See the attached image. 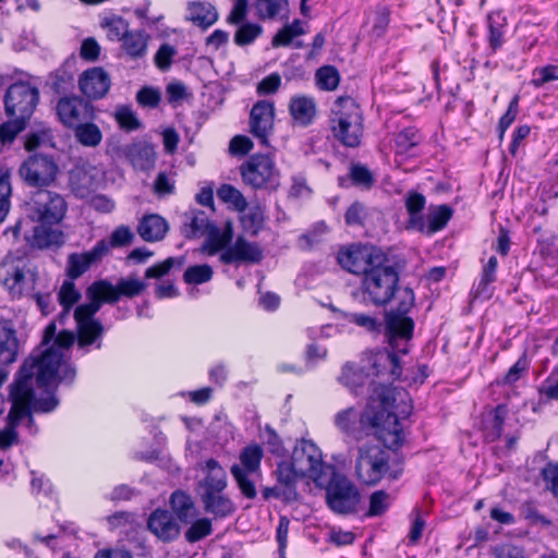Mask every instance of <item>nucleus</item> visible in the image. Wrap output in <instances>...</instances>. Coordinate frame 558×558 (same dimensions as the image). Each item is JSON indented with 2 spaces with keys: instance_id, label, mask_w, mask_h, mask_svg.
I'll return each instance as SVG.
<instances>
[{
  "instance_id": "obj_1",
  "label": "nucleus",
  "mask_w": 558,
  "mask_h": 558,
  "mask_svg": "<svg viewBox=\"0 0 558 558\" xmlns=\"http://www.w3.org/2000/svg\"><path fill=\"white\" fill-rule=\"evenodd\" d=\"M399 307L386 314L385 336L393 352L378 351L363 360L362 365L347 363L339 376V381L351 391L356 392L371 376H385L396 379L401 375V366L397 353L407 354L409 341L413 333V320L407 313L414 304V293L411 289L399 291Z\"/></svg>"
},
{
  "instance_id": "obj_2",
  "label": "nucleus",
  "mask_w": 558,
  "mask_h": 558,
  "mask_svg": "<svg viewBox=\"0 0 558 558\" xmlns=\"http://www.w3.org/2000/svg\"><path fill=\"white\" fill-rule=\"evenodd\" d=\"M412 412V401L407 390L398 387L374 389L366 409L360 415L354 408H347L335 415V425L339 430L351 434L360 418L363 427L375 429V434L388 449L401 446L404 434L400 418H407Z\"/></svg>"
},
{
  "instance_id": "obj_3",
  "label": "nucleus",
  "mask_w": 558,
  "mask_h": 558,
  "mask_svg": "<svg viewBox=\"0 0 558 558\" xmlns=\"http://www.w3.org/2000/svg\"><path fill=\"white\" fill-rule=\"evenodd\" d=\"M59 360L58 354L50 352L39 365H36L33 360L22 364L11 385L12 407L8 414V426L0 429V448L5 449L17 442L16 427L24 417L29 416L31 409L34 412L47 413L57 408L58 400L51 392H47L45 398H36L34 385L35 383L51 381L57 372L51 368V364L58 363Z\"/></svg>"
},
{
  "instance_id": "obj_4",
  "label": "nucleus",
  "mask_w": 558,
  "mask_h": 558,
  "mask_svg": "<svg viewBox=\"0 0 558 558\" xmlns=\"http://www.w3.org/2000/svg\"><path fill=\"white\" fill-rule=\"evenodd\" d=\"M146 284L136 277H126L113 286L108 280H98L86 290L88 302L78 305L74 311V319L77 326V344L83 349L96 342L104 333L102 324L94 318L104 303L113 304L120 298H134L140 295Z\"/></svg>"
},
{
  "instance_id": "obj_5",
  "label": "nucleus",
  "mask_w": 558,
  "mask_h": 558,
  "mask_svg": "<svg viewBox=\"0 0 558 558\" xmlns=\"http://www.w3.org/2000/svg\"><path fill=\"white\" fill-rule=\"evenodd\" d=\"M56 323H50L44 333V343L50 342L52 339H54L52 345L48 349H46L40 355L38 356H31L27 360L24 361L27 362L29 360H33L36 365L41 364L43 360L47 354L50 352H53L54 354H58L60 356V360L58 363L53 362L51 364V368L56 369V375L49 383H35L38 388H43L46 392H50L48 389L57 384V381H69L71 383L75 377V369L72 367V365L68 361V352L71 348V345L74 343L75 335L73 331L63 330L56 337Z\"/></svg>"
},
{
  "instance_id": "obj_6",
  "label": "nucleus",
  "mask_w": 558,
  "mask_h": 558,
  "mask_svg": "<svg viewBox=\"0 0 558 558\" xmlns=\"http://www.w3.org/2000/svg\"><path fill=\"white\" fill-rule=\"evenodd\" d=\"M330 129L339 142L348 147L360 145L363 136V116L351 97H339L330 110Z\"/></svg>"
},
{
  "instance_id": "obj_7",
  "label": "nucleus",
  "mask_w": 558,
  "mask_h": 558,
  "mask_svg": "<svg viewBox=\"0 0 558 558\" xmlns=\"http://www.w3.org/2000/svg\"><path fill=\"white\" fill-rule=\"evenodd\" d=\"M399 274L385 255L378 259L361 281V292L365 302L376 306L386 305L396 294Z\"/></svg>"
},
{
  "instance_id": "obj_8",
  "label": "nucleus",
  "mask_w": 558,
  "mask_h": 558,
  "mask_svg": "<svg viewBox=\"0 0 558 558\" xmlns=\"http://www.w3.org/2000/svg\"><path fill=\"white\" fill-rule=\"evenodd\" d=\"M183 232L189 238L206 234L201 252L208 256L218 254L233 238V227L227 221L222 229L210 225L207 215L202 210H191L184 216Z\"/></svg>"
},
{
  "instance_id": "obj_9",
  "label": "nucleus",
  "mask_w": 558,
  "mask_h": 558,
  "mask_svg": "<svg viewBox=\"0 0 558 558\" xmlns=\"http://www.w3.org/2000/svg\"><path fill=\"white\" fill-rule=\"evenodd\" d=\"M390 452L378 444L366 442L359 448L355 470L359 478L367 484L375 485L389 474L397 478L399 472L390 471Z\"/></svg>"
},
{
  "instance_id": "obj_10",
  "label": "nucleus",
  "mask_w": 558,
  "mask_h": 558,
  "mask_svg": "<svg viewBox=\"0 0 558 558\" xmlns=\"http://www.w3.org/2000/svg\"><path fill=\"white\" fill-rule=\"evenodd\" d=\"M0 280L13 298H20L34 289L37 271L28 260L7 256L0 269Z\"/></svg>"
},
{
  "instance_id": "obj_11",
  "label": "nucleus",
  "mask_w": 558,
  "mask_h": 558,
  "mask_svg": "<svg viewBox=\"0 0 558 558\" xmlns=\"http://www.w3.org/2000/svg\"><path fill=\"white\" fill-rule=\"evenodd\" d=\"M243 182L254 190L276 189L280 171L269 155H253L240 168Z\"/></svg>"
},
{
  "instance_id": "obj_12",
  "label": "nucleus",
  "mask_w": 558,
  "mask_h": 558,
  "mask_svg": "<svg viewBox=\"0 0 558 558\" xmlns=\"http://www.w3.org/2000/svg\"><path fill=\"white\" fill-rule=\"evenodd\" d=\"M263 456L262 447L257 444H251L241 450L240 462L233 464L230 469L241 493L248 499L256 497L255 485L248 475L259 471Z\"/></svg>"
},
{
  "instance_id": "obj_13",
  "label": "nucleus",
  "mask_w": 558,
  "mask_h": 558,
  "mask_svg": "<svg viewBox=\"0 0 558 558\" xmlns=\"http://www.w3.org/2000/svg\"><path fill=\"white\" fill-rule=\"evenodd\" d=\"M66 210L64 199L47 190L37 191L27 204L28 216L34 221L43 223L59 222Z\"/></svg>"
},
{
  "instance_id": "obj_14",
  "label": "nucleus",
  "mask_w": 558,
  "mask_h": 558,
  "mask_svg": "<svg viewBox=\"0 0 558 558\" xmlns=\"http://www.w3.org/2000/svg\"><path fill=\"white\" fill-rule=\"evenodd\" d=\"M59 167L51 156L43 154L31 155L23 161L19 173L23 181L31 186H48L57 178Z\"/></svg>"
},
{
  "instance_id": "obj_15",
  "label": "nucleus",
  "mask_w": 558,
  "mask_h": 558,
  "mask_svg": "<svg viewBox=\"0 0 558 558\" xmlns=\"http://www.w3.org/2000/svg\"><path fill=\"white\" fill-rule=\"evenodd\" d=\"M357 488L345 477L336 476L328 484L326 501L329 508L340 514L354 512L360 504Z\"/></svg>"
},
{
  "instance_id": "obj_16",
  "label": "nucleus",
  "mask_w": 558,
  "mask_h": 558,
  "mask_svg": "<svg viewBox=\"0 0 558 558\" xmlns=\"http://www.w3.org/2000/svg\"><path fill=\"white\" fill-rule=\"evenodd\" d=\"M291 461L295 471L313 481H317L324 473V461L320 449L311 440L302 439L296 442L292 451Z\"/></svg>"
},
{
  "instance_id": "obj_17",
  "label": "nucleus",
  "mask_w": 558,
  "mask_h": 558,
  "mask_svg": "<svg viewBox=\"0 0 558 558\" xmlns=\"http://www.w3.org/2000/svg\"><path fill=\"white\" fill-rule=\"evenodd\" d=\"M38 97L37 88L27 83L11 85L4 97L7 114L21 120L28 119L38 102Z\"/></svg>"
},
{
  "instance_id": "obj_18",
  "label": "nucleus",
  "mask_w": 558,
  "mask_h": 558,
  "mask_svg": "<svg viewBox=\"0 0 558 558\" xmlns=\"http://www.w3.org/2000/svg\"><path fill=\"white\" fill-rule=\"evenodd\" d=\"M383 255L375 246L351 245L339 251L338 262L349 272L364 276Z\"/></svg>"
},
{
  "instance_id": "obj_19",
  "label": "nucleus",
  "mask_w": 558,
  "mask_h": 558,
  "mask_svg": "<svg viewBox=\"0 0 558 558\" xmlns=\"http://www.w3.org/2000/svg\"><path fill=\"white\" fill-rule=\"evenodd\" d=\"M56 112L60 122L70 129L93 118L92 107L80 97H63L59 99Z\"/></svg>"
},
{
  "instance_id": "obj_20",
  "label": "nucleus",
  "mask_w": 558,
  "mask_h": 558,
  "mask_svg": "<svg viewBox=\"0 0 558 558\" xmlns=\"http://www.w3.org/2000/svg\"><path fill=\"white\" fill-rule=\"evenodd\" d=\"M219 253V260L223 264H256L263 258L260 246L255 242L247 241L243 236H239L233 244H227Z\"/></svg>"
},
{
  "instance_id": "obj_21",
  "label": "nucleus",
  "mask_w": 558,
  "mask_h": 558,
  "mask_svg": "<svg viewBox=\"0 0 558 558\" xmlns=\"http://www.w3.org/2000/svg\"><path fill=\"white\" fill-rule=\"evenodd\" d=\"M109 252V245L105 240L96 243L88 252L72 253L68 256L66 276L70 279H77L84 275L92 265L97 264Z\"/></svg>"
},
{
  "instance_id": "obj_22",
  "label": "nucleus",
  "mask_w": 558,
  "mask_h": 558,
  "mask_svg": "<svg viewBox=\"0 0 558 558\" xmlns=\"http://www.w3.org/2000/svg\"><path fill=\"white\" fill-rule=\"evenodd\" d=\"M274 104L268 100L257 101L251 110V132L259 140L262 145H268V136L274 126Z\"/></svg>"
},
{
  "instance_id": "obj_23",
  "label": "nucleus",
  "mask_w": 558,
  "mask_h": 558,
  "mask_svg": "<svg viewBox=\"0 0 558 558\" xmlns=\"http://www.w3.org/2000/svg\"><path fill=\"white\" fill-rule=\"evenodd\" d=\"M81 92L88 98H102L111 86L109 74L102 68H92L84 71L78 80Z\"/></svg>"
},
{
  "instance_id": "obj_24",
  "label": "nucleus",
  "mask_w": 558,
  "mask_h": 558,
  "mask_svg": "<svg viewBox=\"0 0 558 558\" xmlns=\"http://www.w3.org/2000/svg\"><path fill=\"white\" fill-rule=\"evenodd\" d=\"M148 530L160 541L170 542L180 534L177 519L167 510H155L147 520Z\"/></svg>"
},
{
  "instance_id": "obj_25",
  "label": "nucleus",
  "mask_w": 558,
  "mask_h": 558,
  "mask_svg": "<svg viewBox=\"0 0 558 558\" xmlns=\"http://www.w3.org/2000/svg\"><path fill=\"white\" fill-rule=\"evenodd\" d=\"M20 341L10 322L0 320V366L13 364L19 355Z\"/></svg>"
},
{
  "instance_id": "obj_26",
  "label": "nucleus",
  "mask_w": 558,
  "mask_h": 558,
  "mask_svg": "<svg viewBox=\"0 0 558 558\" xmlns=\"http://www.w3.org/2000/svg\"><path fill=\"white\" fill-rule=\"evenodd\" d=\"M168 230L169 225L167 220L156 214L144 216L137 227L138 234L146 242H157L162 240Z\"/></svg>"
},
{
  "instance_id": "obj_27",
  "label": "nucleus",
  "mask_w": 558,
  "mask_h": 558,
  "mask_svg": "<svg viewBox=\"0 0 558 558\" xmlns=\"http://www.w3.org/2000/svg\"><path fill=\"white\" fill-rule=\"evenodd\" d=\"M404 205L409 219L407 221V229L409 230H424L425 219L422 210L426 205V198L423 194L411 191L407 194Z\"/></svg>"
},
{
  "instance_id": "obj_28",
  "label": "nucleus",
  "mask_w": 558,
  "mask_h": 558,
  "mask_svg": "<svg viewBox=\"0 0 558 558\" xmlns=\"http://www.w3.org/2000/svg\"><path fill=\"white\" fill-rule=\"evenodd\" d=\"M221 492L222 490L204 492L202 495L205 510L216 518L228 517L235 510L233 502L227 496L222 495Z\"/></svg>"
},
{
  "instance_id": "obj_29",
  "label": "nucleus",
  "mask_w": 558,
  "mask_h": 558,
  "mask_svg": "<svg viewBox=\"0 0 558 558\" xmlns=\"http://www.w3.org/2000/svg\"><path fill=\"white\" fill-rule=\"evenodd\" d=\"M58 302L62 307V312L58 319L61 324L69 317L72 307L81 300L82 294L77 289L73 279H65L58 291Z\"/></svg>"
},
{
  "instance_id": "obj_30",
  "label": "nucleus",
  "mask_w": 558,
  "mask_h": 558,
  "mask_svg": "<svg viewBox=\"0 0 558 558\" xmlns=\"http://www.w3.org/2000/svg\"><path fill=\"white\" fill-rule=\"evenodd\" d=\"M203 471L205 473V492L223 490L227 486V473L225 469L215 459H208Z\"/></svg>"
},
{
  "instance_id": "obj_31",
  "label": "nucleus",
  "mask_w": 558,
  "mask_h": 558,
  "mask_svg": "<svg viewBox=\"0 0 558 558\" xmlns=\"http://www.w3.org/2000/svg\"><path fill=\"white\" fill-rule=\"evenodd\" d=\"M154 147L145 143H135L126 148V157L132 165L141 170H148L155 163Z\"/></svg>"
},
{
  "instance_id": "obj_32",
  "label": "nucleus",
  "mask_w": 558,
  "mask_h": 558,
  "mask_svg": "<svg viewBox=\"0 0 558 558\" xmlns=\"http://www.w3.org/2000/svg\"><path fill=\"white\" fill-rule=\"evenodd\" d=\"M453 210L448 205H438L429 207L425 229L417 230L426 234H434L444 229L451 219Z\"/></svg>"
},
{
  "instance_id": "obj_33",
  "label": "nucleus",
  "mask_w": 558,
  "mask_h": 558,
  "mask_svg": "<svg viewBox=\"0 0 558 558\" xmlns=\"http://www.w3.org/2000/svg\"><path fill=\"white\" fill-rule=\"evenodd\" d=\"M289 109L293 119L303 125L308 124L316 112L314 100L305 96L293 97L290 101Z\"/></svg>"
},
{
  "instance_id": "obj_34",
  "label": "nucleus",
  "mask_w": 558,
  "mask_h": 558,
  "mask_svg": "<svg viewBox=\"0 0 558 558\" xmlns=\"http://www.w3.org/2000/svg\"><path fill=\"white\" fill-rule=\"evenodd\" d=\"M189 19L202 27H208L217 21L218 13L210 3L193 2L189 5Z\"/></svg>"
},
{
  "instance_id": "obj_35",
  "label": "nucleus",
  "mask_w": 558,
  "mask_h": 558,
  "mask_svg": "<svg viewBox=\"0 0 558 558\" xmlns=\"http://www.w3.org/2000/svg\"><path fill=\"white\" fill-rule=\"evenodd\" d=\"M46 225L47 223H43L34 228L33 235L28 239L33 246L46 248L62 243V234Z\"/></svg>"
},
{
  "instance_id": "obj_36",
  "label": "nucleus",
  "mask_w": 558,
  "mask_h": 558,
  "mask_svg": "<svg viewBox=\"0 0 558 558\" xmlns=\"http://www.w3.org/2000/svg\"><path fill=\"white\" fill-rule=\"evenodd\" d=\"M73 129L75 138L83 146L96 147L102 140V133L100 129L94 123L84 121Z\"/></svg>"
},
{
  "instance_id": "obj_37",
  "label": "nucleus",
  "mask_w": 558,
  "mask_h": 558,
  "mask_svg": "<svg viewBox=\"0 0 558 558\" xmlns=\"http://www.w3.org/2000/svg\"><path fill=\"white\" fill-rule=\"evenodd\" d=\"M256 10L260 19H288L287 0H257Z\"/></svg>"
},
{
  "instance_id": "obj_38",
  "label": "nucleus",
  "mask_w": 558,
  "mask_h": 558,
  "mask_svg": "<svg viewBox=\"0 0 558 558\" xmlns=\"http://www.w3.org/2000/svg\"><path fill=\"white\" fill-rule=\"evenodd\" d=\"M122 43L123 50L131 58H140L146 53L147 36L141 31L129 32Z\"/></svg>"
},
{
  "instance_id": "obj_39",
  "label": "nucleus",
  "mask_w": 558,
  "mask_h": 558,
  "mask_svg": "<svg viewBox=\"0 0 558 558\" xmlns=\"http://www.w3.org/2000/svg\"><path fill=\"white\" fill-rule=\"evenodd\" d=\"M170 504L172 510L178 514L179 519L182 521H189L195 515V508L192 499L189 495L183 492H174L171 495Z\"/></svg>"
},
{
  "instance_id": "obj_40",
  "label": "nucleus",
  "mask_w": 558,
  "mask_h": 558,
  "mask_svg": "<svg viewBox=\"0 0 558 558\" xmlns=\"http://www.w3.org/2000/svg\"><path fill=\"white\" fill-rule=\"evenodd\" d=\"M92 169L76 168L71 173V184L82 197L85 193L96 186V180Z\"/></svg>"
},
{
  "instance_id": "obj_41",
  "label": "nucleus",
  "mask_w": 558,
  "mask_h": 558,
  "mask_svg": "<svg viewBox=\"0 0 558 558\" xmlns=\"http://www.w3.org/2000/svg\"><path fill=\"white\" fill-rule=\"evenodd\" d=\"M40 146H53V135L49 128L41 126L25 136L24 148L33 151Z\"/></svg>"
},
{
  "instance_id": "obj_42",
  "label": "nucleus",
  "mask_w": 558,
  "mask_h": 558,
  "mask_svg": "<svg viewBox=\"0 0 558 558\" xmlns=\"http://www.w3.org/2000/svg\"><path fill=\"white\" fill-rule=\"evenodd\" d=\"M217 196L225 203L231 204L238 211H244L247 202L243 194L231 184H222L217 190Z\"/></svg>"
},
{
  "instance_id": "obj_43",
  "label": "nucleus",
  "mask_w": 558,
  "mask_h": 558,
  "mask_svg": "<svg viewBox=\"0 0 558 558\" xmlns=\"http://www.w3.org/2000/svg\"><path fill=\"white\" fill-rule=\"evenodd\" d=\"M101 26L107 28V35L110 40H122L130 32L129 23L120 16L107 17L101 22Z\"/></svg>"
},
{
  "instance_id": "obj_44",
  "label": "nucleus",
  "mask_w": 558,
  "mask_h": 558,
  "mask_svg": "<svg viewBox=\"0 0 558 558\" xmlns=\"http://www.w3.org/2000/svg\"><path fill=\"white\" fill-rule=\"evenodd\" d=\"M214 275L209 265H195L189 267L183 275V279L189 284H202L211 280Z\"/></svg>"
},
{
  "instance_id": "obj_45",
  "label": "nucleus",
  "mask_w": 558,
  "mask_h": 558,
  "mask_svg": "<svg viewBox=\"0 0 558 558\" xmlns=\"http://www.w3.org/2000/svg\"><path fill=\"white\" fill-rule=\"evenodd\" d=\"M184 257H168L163 262L147 268L145 277L148 279H159L168 275L172 268H181L184 265Z\"/></svg>"
},
{
  "instance_id": "obj_46",
  "label": "nucleus",
  "mask_w": 558,
  "mask_h": 558,
  "mask_svg": "<svg viewBox=\"0 0 558 558\" xmlns=\"http://www.w3.org/2000/svg\"><path fill=\"white\" fill-rule=\"evenodd\" d=\"M421 142V135L414 128L401 131L396 137L397 154L402 155L410 151Z\"/></svg>"
},
{
  "instance_id": "obj_47",
  "label": "nucleus",
  "mask_w": 558,
  "mask_h": 558,
  "mask_svg": "<svg viewBox=\"0 0 558 558\" xmlns=\"http://www.w3.org/2000/svg\"><path fill=\"white\" fill-rule=\"evenodd\" d=\"M263 28L255 23H244L235 32L234 43L238 46H246L252 44L260 34Z\"/></svg>"
},
{
  "instance_id": "obj_48",
  "label": "nucleus",
  "mask_w": 558,
  "mask_h": 558,
  "mask_svg": "<svg viewBox=\"0 0 558 558\" xmlns=\"http://www.w3.org/2000/svg\"><path fill=\"white\" fill-rule=\"evenodd\" d=\"M303 34L302 24L300 21H294L292 24L286 25L280 29L272 39L274 47L289 46L292 40Z\"/></svg>"
},
{
  "instance_id": "obj_49",
  "label": "nucleus",
  "mask_w": 558,
  "mask_h": 558,
  "mask_svg": "<svg viewBox=\"0 0 558 558\" xmlns=\"http://www.w3.org/2000/svg\"><path fill=\"white\" fill-rule=\"evenodd\" d=\"M316 81L322 89L333 90L340 81L339 72L333 66H323L316 72Z\"/></svg>"
},
{
  "instance_id": "obj_50",
  "label": "nucleus",
  "mask_w": 558,
  "mask_h": 558,
  "mask_svg": "<svg viewBox=\"0 0 558 558\" xmlns=\"http://www.w3.org/2000/svg\"><path fill=\"white\" fill-rule=\"evenodd\" d=\"M278 484H280L284 489L294 488V482L298 477L302 475L295 471L293 468V463L291 462H280L276 470Z\"/></svg>"
},
{
  "instance_id": "obj_51",
  "label": "nucleus",
  "mask_w": 558,
  "mask_h": 558,
  "mask_svg": "<svg viewBox=\"0 0 558 558\" xmlns=\"http://www.w3.org/2000/svg\"><path fill=\"white\" fill-rule=\"evenodd\" d=\"M114 118L120 128L126 131H134L141 126V122L135 112L128 106L118 107L114 112Z\"/></svg>"
},
{
  "instance_id": "obj_52",
  "label": "nucleus",
  "mask_w": 558,
  "mask_h": 558,
  "mask_svg": "<svg viewBox=\"0 0 558 558\" xmlns=\"http://www.w3.org/2000/svg\"><path fill=\"white\" fill-rule=\"evenodd\" d=\"M505 17L500 12H494L488 15V25H489V41L494 49L501 46L502 43V26H504Z\"/></svg>"
},
{
  "instance_id": "obj_53",
  "label": "nucleus",
  "mask_w": 558,
  "mask_h": 558,
  "mask_svg": "<svg viewBox=\"0 0 558 558\" xmlns=\"http://www.w3.org/2000/svg\"><path fill=\"white\" fill-rule=\"evenodd\" d=\"M391 498L384 490H377L371 495L368 515L376 517L383 514L390 506Z\"/></svg>"
},
{
  "instance_id": "obj_54",
  "label": "nucleus",
  "mask_w": 558,
  "mask_h": 558,
  "mask_svg": "<svg viewBox=\"0 0 558 558\" xmlns=\"http://www.w3.org/2000/svg\"><path fill=\"white\" fill-rule=\"evenodd\" d=\"M553 81H558V68L555 65H547L537 68L533 71L531 84L534 87L539 88Z\"/></svg>"
},
{
  "instance_id": "obj_55",
  "label": "nucleus",
  "mask_w": 558,
  "mask_h": 558,
  "mask_svg": "<svg viewBox=\"0 0 558 558\" xmlns=\"http://www.w3.org/2000/svg\"><path fill=\"white\" fill-rule=\"evenodd\" d=\"M12 187L9 178H0V223H2L11 209Z\"/></svg>"
},
{
  "instance_id": "obj_56",
  "label": "nucleus",
  "mask_w": 558,
  "mask_h": 558,
  "mask_svg": "<svg viewBox=\"0 0 558 558\" xmlns=\"http://www.w3.org/2000/svg\"><path fill=\"white\" fill-rule=\"evenodd\" d=\"M211 533V521L209 519L196 520L185 533L189 542H197Z\"/></svg>"
},
{
  "instance_id": "obj_57",
  "label": "nucleus",
  "mask_w": 558,
  "mask_h": 558,
  "mask_svg": "<svg viewBox=\"0 0 558 558\" xmlns=\"http://www.w3.org/2000/svg\"><path fill=\"white\" fill-rule=\"evenodd\" d=\"M24 121L19 118L15 120L4 122L0 125V142L5 144H11L16 135L24 129Z\"/></svg>"
},
{
  "instance_id": "obj_58",
  "label": "nucleus",
  "mask_w": 558,
  "mask_h": 558,
  "mask_svg": "<svg viewBox=\"0 0 558 558\" xmlns=\"http://www.w3.org/2000/svg\"><path fill=\"white\" fill-rule=\"evenodd\" d=\"M345 319L371 332L378 331L380 327V324L374 316L364 313H348L345 314Z\"/></svg>"
},
{
  "instance_id": "obj_59",
  "label": "nucleus",
  "mask_w": 558,
  "mask_h": 558,
  "mask_svg": "<svg viewBox=\"0 0 558 558\" xmlns=\"http://www.w3.org/2000/svg\"><path fill=\"white\" fill-rule=\"evenodd\" d=\"M498 260L495 256H490L487 264L483 268L482 277L478 282L477 293H486L487 287L496 280Z\"/></svg>"
},
{
  "instance_id": "obj_60",
  "label": "nucleus",
  "mask_w": 558,
  "mask_h": 558,
  "mask_svg": "<svg viewBox=\"0 0 558 558\" xmlns=\"http://www.w3.org/2000/svg\"><path fill=\"white\" fill-rule=\"evenodd\" d=\"M161 99L160 92L153 87H143L136 94L137 102L143 107L155 108Z\"/></svg>"
},
{
  "instance_id": "obj_61",
  "label": "nucleus",
  "mask_w": 558,
  "mask_h": 558,
  "mask_svg": "<svg viewBox=\"0 0 558 558\" xmlns=\"http://www.w3.org/2000/svg\"><path fill=\"white\" fill-rule=\"evenodd\" d=\"M262 437L265 440V442L268 446L271 453L277 454V456L284 454L283 445L281 442L280 437L275 432V429H272L269 426H266L262 434Z\"/></svg>"
},
{
  "instance_id": "obj_62",
  "label": "nucleus",
  "mask_w": 558,
  "mask_h": 558,
  "mask_svg": "<svg viewBox=\"0 0 558 558\" xmlns=\"http://www.w3.org/2000/svg\"><path fill=\"white\" fill-rule=\"evenodd\" d=\"M518 111H519V96L517 95L510 101L507 112L500 118L499 126H498L499 132H500V137L504 136L506 130L515 120Z\"/></svg>"
},
{
  "instance_id": "obj_63",
  "label": "nucleus",
  "mask_w": 558,
  "mask_h": 558,
  "mask_svg": "<svg viewBox=\"0 0 558 558\" xmlns=\"http://www.w3.org/2000/svg\"><path fill=\"white\" fill-rule=\"evenodd\" d=\"M133 232L131 229L126 226H120L118 227L110 236V246H124L132 242L133 240Z\"/></svg>"
},
{
  "instance_id": "obj_64",
  "label": "nucleus",
  "mask_w": 558,
  "mask_h": 558,
  "mask_svg": "<svg viewBox=\"0 0 558 558\" xmlns=\"http://www.w3.org/2000/svg\"><path fill=\"white\" fill-rule=\"evenodd\" d=\"M546 487L558 498V464H549L543 470Z\"/></svg>"
}]
</instances>
